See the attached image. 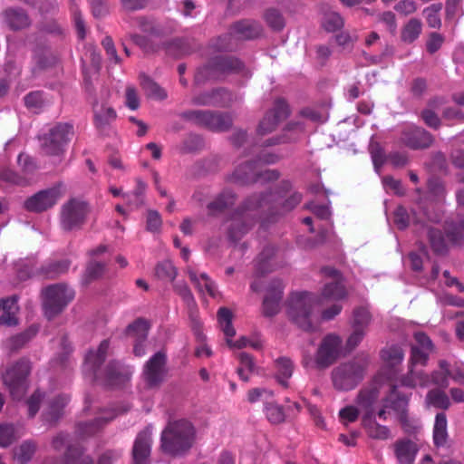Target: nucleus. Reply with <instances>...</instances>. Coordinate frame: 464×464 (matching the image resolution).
<instances>
[{
  "label": "nucleus",
  "instance_id": "1",
  "mask_svg": "<svg viewBox=\"0 0 464 464\" xmlns=\"http://www.w3.org/2000/svg\"><path fill=\"white\" fill-rule=\"evenodd\" d=\"M303 195L293 189L288 180H282L276 188L265 193H255L236 209L227 229L228 239L239 241L257 222L265 227L295 209Z\"/></svg>",
  "mask_w": 464,
  "mask_h": 464
},
{
  "label": "nucleus",
  "instance_id": "2",
  "mask_svg": "<svg viewBox=\"0 0 464 464\" xmlns=\"http://www.w3.org/2000/svg\"><path fill=\"white\" fill-rule=\"evenodd\" d=\"M321 273L332 281L324 284L320 295L309 292L295 293L289 301L288 315L292 322L304 331L310 332L315 329L317 306L324 304V302H338L347 296L343 277L339 270L333 266H324Z\"/></svg>",
  "mask_w": 464,
  "mask_h": 464
},
{
  "label": "nucleus",
  "instance_id": "3",
  "mask_svg": "<svg viewBox=\"0 0 464 464\" xmlns=\"http://www.w3.org/2000/svg\"><path fill=\"white\" fill-rule=\"evenodd\" d=\"M197 430L186 419L169 420L160 434L161 452L172 458L187 455L196 442Z\"/></svg>",
  "mask_w": 464,
  "mask_h": 464
},
{
  "label": "nucleus",
  "instance_id": "4",
  "mask_svg": "<svg viewBox=\"0 0 464 464\" xmlns=\"http://www.w3.org/2000/svg\"><path fill=\"white\" fill-rule=\"evenodd\" d=\"M110 347L108 340L101 342L96 351L90 350L85 355L82 372L91 382H101L107 386H114L125 381L126 375L121 371L119 362L111 361L104 369V373L100 371L104 362Z\"/></svg>",
  "mask_w": 464,
  "mask_h": 464
},
{
  "label": "nucleus",
  "instance_id": "5",
  "mask_svg": "<svg viewBox=\"0 0 464 464\" xmlns=\"http://www.w3.org/2000/svg\"><path fill=\"white\" fill-rule=\"evenodd\" d=\"M244 69V63L236 56L216 55L197 70L195 82L199 84L208 80H222L229 74L240 73Z\"/></svg>",
  "mask_w": 464,
  "mask_h": 464
},
{
  "label": "nucleus",
  "instance_id": "6",
  "mask_svg": "<svg viewBox=\"0 0 464 464\" xmlns=\"http://www.w3.org/2000/svg\"><path fill=\"white\" fill-rule=\"evenodd\" d=\"M44 315L52 320L58 316L73 300L75 292L64 283L50 285L42 290Z\"/></svg>",
  "mask_w": 464,
  "mask_h": 464
},
{
  "label": "nucleus",
  "instance_id": "7",
  "mask_svg": "<svg viewBox=\"0 0 464 464\" xmlns=\"http://www.w3.org/2000/svg\"><path fill=\"white\" fill-rule=\"evenodd\" d=\"M368 362L366 358H354L333 369L331 377L338 391H351L364 378Z\"/></svg>",
  "mask_w": 464,
  "mask_h": 464
},
{
  "label": "nucleus",
  "instance_id": "8",
  "mask_svg": "<svg viewBox=\"0 0 464 464\" xmlns=\"http://www.w3.org/2000/svg\"><path fill=\"white\" fill-rule=\"evenodd\" d=\"M74 136V127L69 122H58L41 138V148L46 155L59 156Z\"/></svg>",
  "mask_w": 464,
  "mask_h": 464
},
{
  "label": "nucleus",
  "instance_id": "9",
  "mask_svg": "<svg viewBox=\"0 0 464 464\" xmlns=\"http://www.w3.org/2000/svg\"><path fill=\"white\" fill-rule=\"evenodd\" d=\"M31 372L29 360L22 358L9 367L3 375L4 384L8 388L13 399L20 400L27 388V377Z\"/></svg>",
  "mask_w": 464,
  "mask_h": 464
},
{
  "label": "nucleus",
  "instance_id": "10",
  "mask_svg": "<svg viewBox=\"0 0 464 464\" xmlns=\"http://www.w3.org/2000/svg\"><path fill=\"white\" fill-rule=\"evenodd\" d=\"M391 381L387 395L382 401V408L377 412L380 419L385 420L387 419V409L392 410L399 417L401 425L406 428L408 423L407 407L409 397L398 391L397 383L392 382V376L388 377Z\"/></svg>",
  "mask_w": 464,
  "mask_h": 464
},
{
  "label": "nucleus",
  "instance_id": "11",
  "mask_svg": "<svg viewBox=\"0 0 464 464\" xmlns=\"http://www.w3.org/2000/svg\"><path fill=\"white\" fill-rule=\"evenodd\" d=\"M89 213L88 205L80 199L71 198L61 208L60 224L63 230L80 229L85 223Z\"/></svg>",
  "mask_w": 464,
  "mask_h": 464
},
{
  "label": "nucleus",
  "instance_id": "12",
  "mask_svg": "<svg viewBox=\"0 0 464 464\" xmlns=\"http://www.w3.org/2000/svg\"><path fill=\"white\" fill-rule=\"evenodd\" d=\"M290 115V109L284 99H276L274 107L268 111L260 121L257 127L259 135H266L274 131L278 124Z\"/></svg>",
  "mask_w": 464,
  "mask_h": 464
},
{
  "label": "nucleus",
  "instance_id": "13",
  "mask_svg": "<svg viewBox=\"0 0 464 464\" xmlns=\"http://www.w3.org/2000/svg\"><path fill=\"white\" fill-rule=\"evenodd\" d=\"M342 340L334 334L326 335L316 353L315 364L318 369H326L338 358Z\"/></svg>",
  "mask_w": 464,
  "mask_h": 464
},
{
  "label": "nucleus",
  "instance_id": "14",
  "mask_svg": "<svg viewBox=\"0 0 464 464\" xmlns=\"http://www.w3.org/2000/svg\"><path fill=\"white\" fill-rule=\"evenodd\" d=\"M57 61L56 55L49 46L43 43H38L32 48L30 71L35 76L53 68L57 63Z\"/></svg>",
  "mask_w": 464,
  "mask_h": 464
},
{
  "label": "nucleus",
  "instance_id": "15",
  "mask_svg": "<svg viewBox=\"0 0 464 464\" xmlns=\"http://www.w3.org/2000/svg\"><path fill=\"white\" fill-rule=\"evenodd\" d=\"M382 358L386 362L387 366L376 375L375 382H386L390 385L391 381L388 377L392 376V382L396 383L398 371L395 366L400 364L404 358L402 349L399 346H391L382 351Z\"/></svg>",
  "mask_w": 464,
  "mask_h": 464
},
{
  "label": "nucleus",
  "instance_id": "16",
  "mask_svg": "<svg viewBox=\"0 0 464 464\" xmlns=\"http://www.w3.org/2000/svg\"><path fill=\"white\" fill-rule=\"evenodd\" d=\"M61 188L62 184H57L53 188L39 191L24 202V208L34 212H42L52 208L62 196Z\"/></svg>",
  "mask_w": 464,
  "mask_h": 464
},
{
  "label": "nucleus",
  "instance_id": "17",
  "mask_svg": "<svg viewBox=\"0 0 464 464\" xmlns=\"http://www.w3.org/2000/svg\"><path fill=\"white\" fill-rule=\"evenodd\" d=\"M400 140L411 150H425L432 145L434 137L421 127L410 126L401 131Z\"/></svg>",
  "mask_w": 464,
  "mask_h": 464
},
{
  "label": "nucleus",
  "instance_id": "18",
  "mask_svg": "<svg viewBox=\"0 0 464 464\" xmlns=\"http://www.w3.org/2000/svg\"><path fill=\"white\" fill-rule=\"evenodd\" d=\"M250 172H244L243 169H236L233 172L232 179L234 181L242 185L253 184L259 181H273L280 177V173L276 169H260V165L257 168L252 165L246 166Z\"/></svg>",
  "mask_w": 464,
  "mask_h": 464
},
{
  "label": "nucleus",
  "instance_id": "19",
  "mask_svg": "<svg viewBox=\"0 0 464 464\" xmlns=\"http://www.w3.org/2000/svg\"><path fill=\"white\" fill-rule=\"evenodd\" d=\"M166 355L162 352L156 353L145 364L143 375L150 387L159 386L165 375Z\"/></svg>",
  "mask_w": 464,
  "mask_h": 464
},
{
  "label": "nucleus",
  "instance_id": "20",
  "mask_svg": "<svg viewBox=\"0 0 464 464\" xmlns=\"http://www.w3.org/2000/svg\"><path fill=\"white\" fill-rule=\"evenodd\" d=\"M284 285L280 279L271 281L263 301V314L272 317L280 310V302L283 297Z\"/></svg>",
  "mask_w": 464,
  "mask_h": 464
},
{
  "label": "nucleus",
  "instance_id": "21",
  "mask_svg": "<svg viewBox=\"0 0 464 464\" xmlns=\"http://www.w3.org/2000/svg\"><path fill=\"white\" fill-rule=\"evenodd\" d=\"M115 417L116 414L113 411H106L102 416L95 418L93 420L77 423L75 434L82 440L92 437Z\"/></svg>",
  "mask_w": 464,
  "mask_h": 464
},
{
  "label": "nucleus",
  "instance_id": "22",
  "mask_svg": "<svg viewBox=\"0 0 464 464\" xmlns=\"http://www.w3.org/2000/svg\"><path fill=\"white\" fill-rule=\"evenodd\" d=\"M383 382L374 381V383L362 389L358 393L356 401L360 411L363 413L362 417H375L374 404L380 395L378 384Z\"/></svg>",
  "mask_w": 464,
  "mask_h": 464
},
{
  "label": "nucleus",
  "instance_id": "23",
  "mask_svg": "<svg viewBox=\"0 0 464 464\" xmlns=\"http://www.w3.org/2000/svg\"><path fill=\"white\" fill-rule=\"evenodd\" d=\"M152 437L151 430L145 428L140 431L132 447L133 464H143L148 460L151 452Z\"/></svg>",
  "mask_w": 464,
  "mask_h": 464
},
{
  "label": "nucleus",
  "instance_id": "24",
  "mask_svg": "<svg viewBox=\"0 0 464 464\" xmlns=\"http://www.w3.org/2000/svg\"><path fill=\"white\" fill-rule=\"evenodd\" d=\"M232 313L227 307H220L218 311V321L220 327L227 337V343L229 347L241 349L248 344V340L246 337H241L235 343L231 338L236 334V330L232 325Z\"/></svg>",
  "mask_w": 464,
  "mask_h": 464
},
{
  "label": "nucleus",
  "instance_id": "25",
  "mask_svg": "<svg viewBox=\"0 0 464 464\" xmlns=\"http://www.w3.org/2000/svg\"><path fill=\"white\" fill-rule=\"evenodd\" d=\"M282 266L277 257V248L273 245L266 246L256 260V268L258 274L264 276Z\"/></svg>",
  "mask_w": 464,
  "mask_h": 464
},
{
  "label": "nucleus",
  "instance_id": "26",
  "mask_svg": "<svg viewBox=\"0 0 464 464\" xmlns=\"http://www.w3.org/2000/svg\"><path fill=\"white\" fill-rule=\"evenodd\" d=\"M116 118L117 113L112 107L107 104L93 105V123L100 133L107 134Z\"/></svg>",
  "mask_w": 464,
  "mask_h": 464
},
{
  "label": "nucleus",
  "instance_id": "27",
  "mask_svg": "<svg viewBox=\"0 0 464 464\" xmlns=\"http://www.w3.org/2000/svg\"><path fill=\"white\" fill-rule=\"evenodd\" d=\"M237 195L231 189H224L218 194L208 205V215L217 217L233 207L237 201Z\"/></svg>",
  "mask_w": 464,
  "mask_h": 464
},
{
  "label": "nucleus",
  "instance_id": "28",
  "mask_svg": "<svg viewBox=\"0 0 464 464\" xmlns=\"http://www.w3.org/2000/svg\"><path fill=\"white\" fill-rule=\"evenodd\" d=\"M70 266L71 261L68 259L49 260L37 268L33 275L44 279H55L60 276L66 274Z\"/></svg>",
  "mask_w": 464,
  "mask_h": 464
},
{
  "label": "nucleus",
  "instance_id": "29",
  "mask_svg": "<svg viewBox=\"0 0 464 464\" xmlns=\"http://www.w3.org/2000/svg\"><path fill=\"white\" fill-rule=\"evenodd\" d=\"M393 452L401 464H412L419 452V448L414 441L409 439H402L395 441Z\"/></svg>",
  "mask_w": 464,
  "mask_h": 464
},
{
  "label": "nucleus",
  "instance_id": "30",
  "mask_svg": "<svg viewBox=\"0 0 464 464\" xmlns=\"http://www.w3.org/2000/svg\"><path fill=\"white\" fill-rule=\"evenodd\" d=\"M5 23L13 31L23 30L30 26L31 19L22 8L10 7L3 12Z\"/></svg>",
  "mask_w": 464,
  "mask_h": 464
},
{
  "label": "nucleus",
  "instance_id": "31",
  "mask_svg": "<svg viewBox=\"0 0 464 464\" xmlns=\"http://www.w3.org/2000/svg\"><path fill=\"white\" fill-rule=\"evenodd\" d=\"M17 299L15 296L0 300V324L15 325L17 324L18 312Z\"/></svg>",
  "mask_w": 464,
  "mask_h": 464
},
{
  "label": "nucleus",
  "instance_id": "32",
  "mask_svg": "<svg viewBox=\"0 0 464 464\" xmlns=\"http://www.w3.org/2000/svg\"><path fill=\"white\" fill-rule=\"evenodd\" d=\"M401 384L408 388L427 387L430 384V375L417 366L409 365L408 372L401 378Z\"/></svg>",
  "mask_w": 464,
  "mask_h": 464
},
{
  "label": "nucleus",
  "instance_id": "33",
  "mask_svg": "<svg viewBox=\"0 0 464 464\" xmlns=\"http://www.w3.org/2000/svg\"><path fill=\"white\" fill-rule=\"evenodd\" d=\"M232 30L237 40L253 39L259 35L261 27L251 21H240L232 25Z\"/></svg>",
  "mask_w": 464,
  "mask_h": 464
},
{
  "label": "nucleus",
  "instance_id": "34",
  "mask_svg": "<svg viewBox=\"0 0 464 464\" xmlns=\"http://www.w3.org/2000/svg\"><path fill=\"white\" fill-rule=\"evenodd\" d=\"M188 274L190 281L200 293L206 292L211 297H216L218 295L216 285L207 274L202 273L198 276L197 273L191 269L188 270Z\"/></svg>",
  "mask_w": 464,
  "mask_h": 464
},
{
  "label": "nucleus",
  "instance_id": "35",
  "mask_svg": "<svg viewBox=\"0 0 464 464\" xmlns=\"http://www.w3.org/2000/svg\"><path fill=\"white\" fill-rule=\"evenodd\" d=\"M428 239L434 254L438 256H446L448 254L449 246L441 230L435 227L429 228Z\"/></svg>",
  "mask_w": 464,
  "mask_h": 464
},
{
  "label": "nucleus",
  "instance_id": "36",
  "mask_svg": "<svg viewBox=\"0 0 464 464\" xmlns=\"http://www.w3.org/2000/svg\"><path fill=\"white\" fill-rule=\"evenodd\" d=\"M276 372V381L285 388L288 387V379L291 378L294 372V363L287 357H280L275 361Z\"/></svg>",
  "mask_w": 464,
  "mask_h": 464
},
{
  "label": "nucleus",
  "instance_id": "37",
  "mask_svg": "<svg viewBox=\"0 0 464 464\" xmlns=\"http://www.w3.org/2000/svg\"><path fill=\"white\" fill-rule=\"evenodd\" d=\"M208 120L207 129L218 132L228 130L233 123L230 114L220 111H212Z\"/></svg>",
  "mask_w": 464,
  "mask_h": 464
},
{
  "label": "nucleus",
  "instance_id": "38",
  "mask_svg": "<svg viewBox=\"0 0 464 464\" xmlns=\"http://www.w3.org/2000/svg\"><path fill=\"white\" fill-rule=\"evenodd\" d=\"M421 31V21L417 18H411L401 29V39L406 44H411L419 38Z\"/></svg>",
  "mask_w": 464,
  "mask_h": 464
},
{
  "label": "nucleus",
  "instance_id": "39",
  "mask_svg": "<svg viewBox=\"0 0 464 464\" xmlns=\"http://www.w3.org/2000/svg\"><path fill=\"white\" fill-rule=\"evenodd\" d=\"M362 422L367 434L373 439L386 440L390 435V430L386 426L380 425L374 420V417H362Z\"/></svg>",
  "mask_w": 464,
  "mask_h": 464
},
{
  "label": "nucleus",
  "instance_id": "40",
  "mask_svg": "<svg viewBox=\"0 0 464 464\" xmlns=\"http://www.w3.org/2000/svg\"><path fill=\"white\" fill-rule=\"evenodd\" d=\"M447 417L444 412L436 415L433 428V440L438 447L444 446L447 442Z\"/></svg>",
  "mask_w": 464,
  "mask_h": 464
},
{
  "label": "nucleus",
  "instance_id": "41",
  "mask_svg": "<svg viewBox=\"0 0 464 464\" xmlns=\"http://www.w3.org/2000/svg\"><path fill=\"white\" fill-rule=\"evenodd\" d=\"M69 399L65 395H58L49 402L45 419L48 422L55 423L63 414V410Z\"/></svg>",
  "mask_w": 464,
  "mask_h": 464
},
{
  "label": "nucleus",
  "instance_id": "42",
  "mask_svg": "<svg viewBox=\"0 0 464 464\" xmlns=\"http://www.w3.org/2000/svg\"><path fill=\"white\" fill-rule=\"evenodd\" d=\"M38 328L30 326L24 332L15 334L8 339L7 347L11 352H16L23 348L34 336L36 335Z\"/></svg>",
  "mask_w": 464,
  "mask_h": 464
},
{
  "label": "nucleus",
  "instance_id": "43",
  "mask_svg": "<svg viewBox=\"0 0 464 464\" xmlns=\"http://www.w3.org/2000/svg\"><path fill=\"white\" fill-rule=\"evenodd\" d=\"M444 230L447 239L452 246H459L464 243V219L447 224Z\"/></svg>",
  "mask_w": 464,
  "mask_h": 464
},
{
  "label": "nucleus",
  "instance_id": "44",
  "mask_svg": "<svg viewBox=\"0 0 464 464\" xmlns=\"http://www.w3.org/2000/svg\"><path fill=\"white\" fill-rule=\"evenodd\" d=\"M149 329V322L144 318H138L128 325L126 334L138 341H146Z\"/></svg>",
  "mask_w": 464,
  "mask_h": 464
},
{
  "label": "nucleus",
  "instance_id": "45",
  "mask_svg": "<svg viewBox=\"0 0 464 464\" xmlns=\"http://www.w3.org/2000/svg\"><path fill=\"white\" fill-rule=\"evenodd\" d=\"M212 111H204V110H188L183 111L180 114V117L189 121L197 126L203 127L207 129L208 122L209 117H211Z\"/></svg>",
  "mask_w": 464,
  "mask_h": 464
},
{
  "label": "nucleus",
  "instance_id": "46",
  "mask_svg": "<svg viewBox=\"0 0 464 464\" xmlns=\"http://www.w3.org/2000/svg\"><path fill=\"white\" fill-rule=\"evenodd\" d=\"M140 80L143 91L149 97L158 100H163L167 97L166 92L149 76L141 74Z\"/></svg>",
  "mask_w": 464,
  "mask_h": 464
},
{
  "label": "nucleus",
  "instance_id": "47",
  "mask_svg": "<svg viewBox=\"0 0 464 464\" xmlns=\"http://www.w3.org/2000/svg\"><path fill=\"white\" fill-rule=\"evenodd\" d=\"M426 401L435 408L448 410L450 401L448 395L441 390L433 389L428 392Z\"/></svg>",
  "mask_w": 464,
  "mask_h": 464
},
{
  "label": "nucleus",
  "instance_id": "48",
  "mask_svg": "<svg viewBox=\"0 0 464 464\" xmlns=\"http://www.w3.org/2000/svg\"><path fill=\"white\" fill-rule=\"evenodd\" d=\"M177 275V268L169 260H163L155 267V276L160 280L173 282Z\"/></svg>",
  "mask_w": 464,
  "mask_h": 464
},
{
  "label": "nucleus",
  "instance_id": "49",
  "mask_svg": "<svg viewBox=\"0 0 464 464\" xmlns=\"http://www.w3.org/2000/svg\"><path fill=\"white\" fill-rule=\"evenodd\" d=\"M265 412L267 420L273 424H279L285 421V415L282 406L269 400L265 404Z\"/></svg>",
  "mask_w": 464,
  "mask_h": 464
},
{
  "label": "nucleus",
  "instance_id": "50",
  "mask_svg": "<svg viewBox=\"0 0 464 464\" xmlns=\"http://www.w3.org/2000/svg\"><path fill=\"white\" fill-rule=\"evenodd\" d=\"M215 107L227 108L237 101V96L225 88L214 89Z\"/></svg>",
  "mask_w": 464,
  "mask_h": 464
},
{
  "label": "nucleus",
  "instance_id": "51",
  "mask_svg": "<svg viewBox=\"0 0 464 464\" xmlns=\"http://www.w3.org/2000/svg\"><path fill=\"white\" fill-rule=\"evenodd\" d=\"M36 444L32 440L24 441L14 450V458L21 463H26L31 460L35 453Z\"/></svg>",
  "mask_w": 464,
  "mask_h": 464
},
{
  "label": "nucleus",
  "instance_id": "52",
  "mask_svg": "<svg viewBox=\"0 0 464 464\" xmlns=\"http://www.w3.org/2000/svg\"><path fill=\"white\" fill-rule=\"evenodd\" d=\"M442 9V4H433L426 7L423 10L427 24L431 28H440L441 20L440 17V12Z\"/></svg>",
  "mask_w": 464,
  "mask_h": 464
},
{
  "label": "nucleus",
  "instance_id": "53",
  "mask_svg": "<svg viewBox=\"0 0 464 464\" xmlns=\"http://www.w3.org/2000/svg\"><path fill=\"white\" fill-rule=\"evenodd\" d=\"M322 25L327 32H335L343 26V19L338 13L328 12L324 15Z\"/></svg>",
  "mask_w": 464,
  "mask_h": 464
},
{
  "label": "nucleus",
  "instance_id": "54",
  "mask_svg": "<svg viewBox=\"0 0 464 464\" xmlns=\"http://www.w3.org/2000/svg\"><path fill=\"white\" fill-rule=\"evenodd\" d=\"M372 315L365 307H358L353 311V328H361V330L366 331Z\"/></svg>",
  "mask_w": 464,
  "mask_h": 464
},
{
  "label": "nucleus",
  "instance_id": "55",
  "mask_svg": "<svg viewBox=\"0 0 464 464\" xmlns=\"http://www.w3.org/2000/svg\"><path fill=\"white\" fill-rule=\"evenodd\" d=\"M265 19L267 24L275 31H281L285 27V18L277 9H267L265 14Z\"/></svg>",
  "mask_w": 464,
  "mask_h": 464
},
{
  "label": "nucleus",
  "instance_id": "56",
  "mask_svg": "<svg viewBox=\"0 0 464 464\" xmlns=\"http://www.w3.org/2000/svg\"><path fill=\"white\" fill-rule=\"evenodd\" d=\"M236 37L233 33L232 28H230V31L223 35H220L217 38L214 48L218 51L223 52V51H232L234 50L236 44Z\"/></svg>",
  "mask_w": 464,
  "mask_h": 464
},
{
  "label": "nucleus",
  "instance_id": "57",
  "mask_svg": "<svg viewBox=\"0 0 464 464\" xmlns=\"http://www.w3.org/2000/svg\"><path fill=\"white\" fill-rule=\"evenodd\" d=\"M18 435L14 425L12 424H0V446L8 447L14 440Z\"/></svg>",
  "mask_w": 464,
  "mask_h": 464
},
{
  "label": "nucleus",
  "instance_id": "58",
  "mask_svg": "<svg viewBox=\"0 0 464 464\" xmlns=\"http://www.w3.org/2000/svg\"><path fill=\"white\" fill-rule=\"evenodd\" d=\"M431 352L425 351L423 349H419L417 347H411V356L409 360V365L412 366H421L424 367L427 365L430 355Z\"/></svg>",
  "mask_w": 464,
  "mask_h": 464
},
{
  "label": "nucleus",
  "instance_id": "59",
  "mask_svg": "<svg viewBox=\"0 0 464 464\" xmlns=\"http://www.w3.org/2000/svg\"><path fill=\"white\" fill-rule=\"evenodd\" d=\"M203 146L202 138L197 134H188L183 140L180 147L182 153L195 152L201 149Z\"/></svg>",
  "mask_w": 464,
  "mask_h": 464
},
{
  "label": "nucleus",
  "instance_id": "60",
  "mask_svg": "<svg viewBox=\"0 0 464 464\" xmlns=\"http://www.w3.org/2000/svg\"><path fill=\"white\" fill-rule=\"evenodd\" d=\"M105 271V264L96 261H92L88 264L85 274L84 281L89 283L91 281L100 278Z\"/></svg>",
  "mask_w": 464,
  "mask_h": 464
},
{
  "label": "nucleus",
  "instance_id": "61",
  "mask_svg": "<svg viewBox=\"0 0 464 464\" xmlns=\"http://www.w3.org/2000/svg\"><path fill=\"white\" fill-rule=\"evenodd\" d=\"M274 397V392L263 388H254L248 391L247 400L250 403L263 401L265 403Z\"/></svg>",
  "mask_w": 464,
  "mask_h": 464
},
{
  "label": "nucleus",
  "instance_id": "62",
  "mask_svg": "<svg viewBox=\"0 0 464 464\" xmlns=\"http://www.w3.org/2000/svg\"><path fill=\"white\" fill-rule=\"evenodd\" d=\"M131 39L134 44L140 46L146 53H154L160 49V44L152 43L149 38L143 35L134 34L131 36Z\"/></svg>",
  "mask_w": 464,
  "mask_h": 464
},
{
  "label": "nucleus",
  "instance_id": "63",
  "mask_svg": "<svg viewBox=\"0 0 464 464\" xmlns=\"http://www.w3.org/2000/svg\"><path fill=\"white\" fill-rule=\"evenodd\" d=\"M174 291L182 298L188 306H195L193 295L185 282H177L173 285Z\"/></svg>",
  "mask_w": 464,
  "mask_h": 464
},
{
  "label": "nucleus",
  "instance_id": "64",
  "mask_svg": "<svg viewBox=\"0 0 464 464\" xmlns=\"http://www.w3.org/2000/svg\"><path fill=\"white\" fill-rule=\"evenodd\" d=\"M25 106L34 111H38L44 106L43 92L39 91L27 93L24 98Z\"/></svg>",
  "mask_w": 464,
  "mask_h": 464
}]
</instances>
